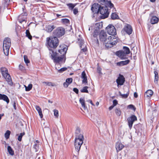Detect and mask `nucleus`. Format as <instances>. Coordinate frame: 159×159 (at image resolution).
I'll list each match as a JSON object with an SVG mask.
<instances>
[{"label":"nucleus","mask_w":159,"mask_h":159,"mask_svg":"<svg viewBox=\"0 0 159 159\" xmlns=\"http://www.w3.org/2000/svg\"><path fill=\"white\" fill-rule=\"evenodd\" d=\"M65 47L61 48V49L58 50V52L62 54V55L61 56H57V53L55 52L54 51L52 50H50V54H51L52 59H53L55 63V69L57 68V66H59V64H61L65 62L66 60V58L65 54L67 50V46H65Z\"/></svg>","instance_id":"nucleus-1"},{"label":"nucleus","mask_w":159,"mask_h":159,"mask_svg":"<svg viewBox=\"0 0 159 159\" xmlns=\"http://www.w3.org/2000/svg\"><path fill=\"white\" fill-rule=\"evenodd\" d=\"M47 41L48 46L51 48H55L58 45V39L55 36L47 38Z\"/></svg>","instance_id":"nucleus-2"},{"label":"nucleus","mask_w":159,"mask_h":159,"mask_svg":"<svg viewBox=\"0 0 159 159\" xmlns=\"http://www.w3.org/2000/svg\"><path fill=\"white\" fill-rule=\"evenodd\" d=\"M110 37L106 45V47L108 48L112 47L118 42V38L115 35H110Z\"/></svg>","instance_id":"nucleus-3"},{"label":"nucleus","mask_w":159,"mask_h":159,"mask_svg":"<svg viewBox=\"0 0 159 159\" xmlns=\"http://www.w3.org/2000/svg\"><path fill=\"white\" fill-rule=\"evenodd\" d=\"M83 135L82 134H79L75 139V146L76 150L77 151H79L80 149L81 146L83 143Z\"/></svg>","instance_id":"nucleus-4"},{"label":"nucleus","mask_w":159,"mask_h":159,"mask_svg":"<svg viewBox=\"0 0 159 159\" xmlns=\"http://www.w3.org/2000/svg\"><path fill=\"white\" fill-rule=\"evenodd\" d=\"M11 45L10 39L8 38H5L3 43V50L4 54L6 56H8L9 54Z\"/></svg>","instance_id":"nucleus-5"},{"label":"nucleus","mask_w":159,"mask_h":159,"mask_svg":"<svg viewBox=\"0 0 159 159\" xmlns=\"http://www.w3.org/2000/svg\"><path fill=\"white\" fill-rule=\"evenodd\" d=\"M0 70L2 75L8 84L11 85H12V83L11 80V78L8 73L7 69L5 67H2L1 68Z\"/></svg>","instance_id":"nucleus-6"},{"label":"nucleus","mask_w":159,"mask_h":159,"mask_svg":"<svg viewBox=\"0 0 159 159\" xmlns=\"http://www.w3.org/2000/svg\"><path fill=\"white\" fill-rule=\"evenodd\" d=\"M110 35L109 34H108L104 31H102L100 33L99 35L100 40L103 43L105 46L107 42L108 41L107 39L110 37Z\"/></svg>","instance_id":"nucleus-7"},{"label":"nucleus","mask_w":159,"mask_h":159,"mask_svg":"<svg viewBox=\"0 0 159 159\" xmlns=\"http://www.w3.org/2000/svg\"><path fill=\"white\" fill-rule=\"evenodd\" d=\"M100 14L102 15L101 17L103 18L107 17L109 15L108 9L107 7L106 6H100V9H99V11Z\"/></svg>","instance_id":"nucleus-8"},{"label":"nucleus","mask_w":159,"mask_h":159,"mask_svg":"<svg viewBox=\"0 0 159 159\" xmlns=\"http://www.w3.org/2000/svg\"><path fill=\"white\" fill-rule=\"evenodd\" d=\"M132 32V29L131 26L127 24L124 27L121 32L123 35H125V34L130 35L131 34Z\"/></svg>","instance_id":"nucleus-9"},{"label":"nucleus","mask_w":159,"mask_h":159,"mask_svg":"<svg viewBox=\"0 0 159 159\" xmlns=\"http://www.w3.org/2000/svg\"><path fill=\"white\" fill-rule=\"evenodd\" d=\"M65 33V30L62 27H59L57 28L54 32V35L58 37H60L63 35Z\"/></svg>","instance_id":"nucleus-10"},{"label":"nucleus","mask_w":159,"mask_h":159,"mask_svg":"<svg viewBox=\"0 0 159 159\" xmlns=\"http://www.w3.org/2000/svg\"><path fill=\"white\" fill-rule=\"evenodd\" d=\"M108 34L110 35H115L116 34V30L114 26L112 25H108L106 28Z\"/></svg>","instance_id":"nucleus-11"},{"label":"nucleus","mask_w":159,"mask_h":159,"mask_svg":"<svg viewBox=\"0 0 159 159\" xmlns=\"http://www.w3.org/2000/svg\"><path fill=\"white\" fill-rule=\"evenodd\" d=\"M137 120V117L134 115H132L131 116L128 118L127 120L128 123V125L130 129L132 128L134 122V121Z\"/></svg>","instance_id":"nucleus-12"},{"label":"nucleus","mask_w":159,"mask_h":159,"mask_svg":"<svg viewBox=\"0 0 159 159\" xmlns=\"http://www.w3.org/2000/svg\"><path fill=\"white\" fill-rule=\"evenodd\" d=\"M79 41L80 46L81 50L83 52H85L87 49L86 43L82 40H79Z\"/></svg>","instance_id":"nucleus-13"},{"label":"nucleus","mask_w":159,"mask_h":159,"mask_svg":"<svg viewBox=\"0 0 159 159\" xmlns=\"http://www.w3.org/2000/svg\"><path fill=\"white\" fill-rule=\"evenodd\" d=\"M125 80L124 76L120 74L119 75V76L116 80V82L117 83L118 86L119 85H122L124 83Z\"/></svg>","instance_id":"nucleus-14"},{"label":"nucleus","mask_w":159,"mask_h":159,"mask_svg":"<svg viewBox=\"0 0 159 159\" xmlns=\"http://www.w3.org/2000/svg\"><path fill=\"white\" fill-rule=\"evenodd\" d=\"M116 55L121 59H125L127 58L126 56L127 55L124 52L123 50L120 51L116 52Z\"/></svg>","instance_id":"nucleus-15"},{"label":"nucleus","mask_w":159,"mask_h":159,"mask_svg":"<svg viewBox=\"0 0 159 159\" xmlns=\"http://www.w3.org/2000/svg\"><path fill=\"white\" fill-rule=\"evenodd\" d=\"M100 6L98 3H94L92 5L91 7V10L95 13L99 11V9H100Z\"/></svg>","instance_id":"nucleus-16"},{"label":"nucleus","mask_w":159,"mask_h":159,"mask_svg":"<svg viewBox=\"0 0 159 159\" xmlns=\"http://www.w3.org/2000/svg\"><path fill=\"white\" fill-rule=\"evenodd\" d=\"M124 146L120 142H117L116 145V148L117 152L121 150L124 148Z\"/></svg>","instance_id":"nucleus-17"},{"label":"nucleus","mask_w":159,"mask_h":159,"mask_svg":"<svg viewBox=\"0 0 159 159\" xmlns=\"http://www.w3.org/2000/svg\"><path fill=\"white\" fill-rule=\"evenodd\" d=\"M0 99L6 101L7 104L9 102V100L8 97L4 94L0 93Z\"/></svg>","instance_id":"nucleus-18"},{"label":"nucleus","mask_w":159,"mask_h":159,"mask_svg":"<svg viewBox=\"0 0 159 159\" xmlns=\"http://www.w3.org/2000/svg\"><path fill=\"white\" fill-rule=\"evenodd\" d=\"M153 92L151 90H147L145 93L144 96L145 97L148 98L151 97L153 94Z\"/></svg>","instance_id":"nucleus-19"},{"label":"nucleus","mask_w":159,"mask_h":159,"mask_svg":"<svg viewBox=\"0 0 159 159\" xmlns=\"http://www.w3.org/2000/svg\"><path fill=\"white\" fill-rule=\"evenodd\" d=\"M159 20L158 18L156 16H153L151 18L150 20V22L152 24H154L157 23Z\"/></svg>","instance_id":"nucleus-20"},{"label":"nucleus","mask_w":159,"mask_h":159,"mask_svg":"<svg viewBox=\"0 0 159 159\" xmlns=\"http://www.w3.org/2000/svg\"><path fill=\"white\" fill-rule=\"evenodd\" d=\"M130 61L129 60H127L125 61H121L120 62H118L117 64L118 65L120 66H123L124 65H126L128 64Z\"/></svg>","instance_id":"nucleus-21"},{"label":"nucleus","mask_w":159,"mask_h":159,"mask_svg":"<svg viewBox=\"0 0 159 159\" xmlns=\"http://www.w3.org/2000/svg\"><path fill=\"white\" fill-rule=\"evenodd\" d=\"M35 108L36 110L38 111L39 115L41 118L43 117V115L42 113V110L40 107L38 106H35Z\"/></svg>","instance_id":"nucleus-22"},{"label":"nucleus","mask_w":159,"mask_h":159,"mask_svg":"<svg viewBox=\"0 0 159 159\" xmlns=\"http://www.w3.org/2000/svg\"><path fill=\"white\" fill-rule=\"evenodd\" d=\"M80 103L81 104L82 107L83 109L85 110L86 109V106L85 105V101L82 98H80L79 100Z\"/></svg>","instance_id":"nucleus-23"},{"label":"nucleus","mask_w":159,"mask_h":159,"mask_svg":"<svg viewBox=\"0 0 159 159\" xmlns=\"http://www.w3.org/2000/svg\"><path fill=\"white\" fill-rule=\"evenodd\" d=\"M54 28V26L53 25H48L46 27V30L48 32H51Z\"/></svg>","instance_id":"nucleus-24"},{"label":"nucleus","mask_w":159,"mask_h":159,"mask_svg":"<svg viewBox=\"0 0 159 159\" xmlns=\"http://www.w3.org/2000/svg\"><path fill=\"white\" fill-rule=\"evenodd\" d=\"M154 73V74H155L154 82L156 83H158V79H159V77H158V73L156 71H155Z\"/></svg>","instance_id":"nucleus-25"},{"label":"nucleus","mask_w":159,"mask_h":159,"mask_svg":"<svg viewBox=\"0 0 159 159\" xmlns=\"http://www.w3.org/2000/svg\"><path fill=\"white\" fill-rule=\"evenodd\" d=\"M7 150L10 154L12 156L14 155V152L10 146H8Z\"/></svg>","instance_id":"nucleus-26"},{"label":"nucleus","mask_w":159,"mask_h":159,"mask_svg":"<svg viewBox=\"0 0 159 159\" xmlns=\"http://www.w3.org/2000/svg\"><path fill=\"white\" fill-rule=\"evenodd\" d=\"M60 68V67H57V69H56L57 70V72L59 73H61L67 70V68L66 67H63L61 69Z\"/></svg>","instance_id":"nucleus-27"},{"label":"nucleus","mask_w":159,"mask_h":159,"mask_svg":"<svg viewBox=\"0 0 159 159\" xmlns=\"http://www.w3.org/2000/svg\"><path fill=\"white\" fill-rule=\"evenodd\" d=\"M127 55L129 54L130 53V50L129 48L126 47H124L123 50V51Z\"/></svg>","instance_id":"nucleus-28"},{"label":"nucleus","mask_w":159,"mask_h":159,"mask_svg":"<svg viewBox=\"0 0 159 159\" xmlns=\"http://www.w3.org/2000/svg\"><path fill=\"white\" fill-rule=\"evenodd\" d=\"M88 88V86H84L80 90V91L82 93H88V91L87 90Z\"/></svg>","instance_id":"nucleus-29"},{"label":"nucleus","mask_w":159,"mask_h":159,"mask_svg":"<svg viewBox=\"0 0 159 159\" xmlns=\"http://www.w3.org/2000/svg\"><path fill=\"white\" fill-rule=\"evenodd\" d=\"M24 86L25 88V90L27 91H30L32 88V85L31 84H30L28 86H26V85H24Z\"/></svg>","instance_id":"nucleus-30"},{"label":"nucleus","mask_w":159,"mask_h":159,"mask_svg":"<svg viewBox=\"0 0 159 159\" xmlns=\"http://www.w3.org/2000/svg\"><path fill=\"white\" fill-rule=\"evenodd\" d=\"M111 17L112 19H118L119 18L118 16L115 13H112L111 15Z\"/></svg>","instance_id":"nucleus-31"},{"label":"nucleus","mask_w":159,"mask_h":159,"mask_svg":"<svg viewBox=\"0 0 159 159\" xmlns=\"http://www.w3.org/2000/svg\"><path fill=\"white\" fill-rule=\"evenodd\" d=\"M43 83L48 86H55V84L51 82H44Z\"/></svg>","instance_id":"nucleus-32"},{"label":"nucleus","mask_w":159,"mask_h":159,"mask_svg":"<svg viewBox=\"0 0 159 159\" xmlns=\"http://www.w3.org/2000/svg\"><path fill=\"white\" fill-rule=\"evenodd\" d=\"M98 1L100 4L105 6L108 1L107 0H98Z\"/></svg>","instance_id":"nucleus-33"},{"label":"nucleus","mask_w":159,"mask_h":159,"mask_svg":"<svg viewBox=\"0 0 159 159\" xmlns=\"http://www.w3.org/2000/svg\"><path fill=\"white\" fill-rule=\"evenodd\" d=\"M26 37H28L30 39H31L32 38V36L30 35L29 30H26Z\"/></svg>","instance_id":"nucleus-34"},{"label":"nucleus","mask_w":159,"mask_h":159,"mask_svg":"<svg viewBox=\"0 0 159 159\" xmlns=\"http://www.w3.org/2000/svg\"><path fill=\"white\" fill-rule=\"evenodd\" d=\"M105 6H106L107 7L108 6L110 8H111L113 7L114 5L111 3L110 1H107V4Z\"/></svg>","instance_id":"nucleus-35"},{"label":"nucleus","mask_w":159,"mask_h":159,"mask_svg":"<svg viewBox=\"0 0 159 159\" xmlns=\"http://www.w3.org/2000/svg\"><path fill=\"white\" fill-rule=\"evenodd\" d=\"M61 20L63 24H69L70 22L69 20L67 19H62Z\"/></svg>","instance_id":"nucleus-36"},{"label":"nucleus","mask_w":159,"mask_h":159,"mask_svg":"<svg viewBox=\"0 0 159 159\" xmlns=\"http://www.w3.org/2000/svg\"><path fill=\"white\" fill-rule=\"evenodd\" d=\"M10 133L11 132L9 130H7L5 133L4 135L5 137L7 139L9 138Z\"/></svg>","instance_id":"nucleus-37"},{"label":"nucleus","mask_w":159,"mask_h":159,"mask_svg":"<svg viewBox=\"0 0 159 159\" xmlns=\"http://www.w3.org/2000/svg\"><path fill=\"white\" fill-rule=\"evenodd\" d=\"M53 111L54 112V116L56 118H57L59 116L58 111L57 110L55 109Z\"/></svg>","instance_id":"nucleus-38"},{"label":"nucleus","mask_w":159,"mask_h":159,"mask_svg":"<svg viewBox=\"0 0 159 159\" xmlns=\"http://www.w3.org/2000/svg\"><path fill=\"white\" fill-rule=\"evenodd\" d=\"M67 5L71 10H72L75 6V4L72 3L67 4Z\"/></svg>","instance_id":"nucleus-39"},{"label":"nucleus","mask_w":159,"mask_h":159,"mask_svg":"<svg viewBox=\"0 0 159 159\" xmlns=\"http://www.w3.org/2000/svg\"><path fill=\"white\" fill-rule=\"evenodd\" d=\"M25 134V132H23L22 133H20L18 138V140L20 141H21V139L22 136Z\"/></svg>","instance_id":"nucleus-40"},{"label":"nucleus","mask_w":159,"mask_h":159,"mask_svg":"<svg viewBox=\"0 0 159 159\" xmlns=\"http://www.w3.org/2000/svg\"><path fill=\"white\" fill-rule=\"evenodd\" d=\"M24 58L25 62L26 64H27L30 62V61L28 59L27 56H26V55L24 56Z\"/></svg>","instance_id":"nucleus-41"},{"label":"nucleus","mask_w":159,"mask_h":159,"mask_svg":"<svg viewBox=\"0 0 159 159\" xmlns=\"http://www.w3.org/2000/svg\"><path fill=\"white\" fill-rule=\"evenodd\" d=\"M66 81L69 84L71 83L72 81V78H69L66 79Z\"/></svg>","instance_id":"nucleus-42"},{"label":"nucleus","mask_w":159,"mask_h":159,"mask_svg":"<svg viewBox=\"0 0 159 159\" xmlns=\"http://www.w3.org/2000/svg\"><path fill=\"white\" fill-rule=\"evenodd\" d=\"M87 77L86 76V75L85 74V73L84 71H83L81 74V78L84 79H85V78Z\"/></svg>","instance_id":"nucleus-43"},{"label":"nucleus","mask_w":159,"mask_h":159,"mask_svg":"<svg viewBox=\"0 0 159 159\" xmlns=\"http://www.w3.org/2000/svg\"><path fill=\"white\" fill-rule=\"evenodd\" d=\"M115 112L116 114L118 116H120L121 114V111L119 109H116L115 110Z\"/></svg>","instance_id":"nucleus-44"},{"label":"nucleus","mask_w":159,"mask_h":159,"mask_svg":"<svg viewBox=\"0 0 159 159\" xmlns=\"http://www.w3.org/2000/svg\"><path fill=\"white\" fill-rule=\"evenodd\" d=\"M82 83L83 84H84L85 85H87V77L86 78H85V79H84L82 80Z\"/></svg>","instance_id":"nucleus-45"},{"label":"nucleus","mask_w":159,"mask_h":159,"mask_svg":"<svg viewBox=\"0 0 159 159\" xmlns=\"http://www.w3.org/2000/svg\"><path fill=\"white\" fill-rule=\"evenodd\" d=\"M120 94L122 97L123 98H126L128 97V96L129 95V93L128 92V93H127L126 94H121V93H120Z\"/></svg>","instance_id":"nucleus-46"},{"label":"nucleus","mask_w":159,"mask_h":159,"mask_svg":"<svg viewBox=\"0 0 159 159\" xmlns=\"http://www.w3.org/2000/svg\"><path fill=\"white\" fill-rule=\"evenodd\" d=\"M117 104V101L116 100H114L113 102V105L115 106Z\"/></svg>","instance_id":"nucleus-47"},{"label":"nucleus","mask_w":159,"mask_h":159,"mask_svg":"<svg viewBox=\"0 0 159 159\" xmlns=\"http://www.w3.org/2000/svg\"><path fill=\"white\" fill-rule=\"evenodd\" d=\"M73 13L75 14H76L78 12V9L76 8H75L73 10Z\"/></svg>","instance_id":"nucleus-48"},{"label":"nucleus","mask_w":159,"mask_h":159,"mask_svg":"<svg viewBox=\"0 0 159 159\" xmlns=\"http://www.w3.org/2000/svg\"><path fill=\"white\" fill-rule=\"evenodd\" d=\"M69 84L66 81L65 82H64L63 84L65 88H67L68 87Z\"/></svg>","instance_id":"nucleus-49"},{"label":"nucleus","mask_w":159,"mask_h":159,"mask_svg":"<svg viewBox=\"0 0 159 159\" xmlns=\"http://www.w3.org/2000/svg\"><path fill=\"white\" fill-rule=\"evenodd\" d=\"M128 107L129 109H134L135 108L133 105H129L128 106Z\"/></svg>","instance_id":"nucleus-50"},{"label":"nucleus","mask_w":159,"mask_h":159,"mask_svg":"<svg viewBox=\"0 0 159 159\" xmlns=\"http://www.w3.org/2000/svg\"><path fill=\"white\" fill-rule=\"evenodd\" d=\"M73 91L74 92H75V93H78L79 92L78 89L76 88H74L73 89Z\"/></svg>","instance_id":"nucleus-51"},{"label":"nucleus","mask_w":159,"mask_h":159,"mask_svg":"<svg viewBox=\"0 0 159 159\" xmlns=\"http://www.w3.org/2000/svg\"><path fill=\"white\" fill-rule=\"evenodd\" d=\"M16 102L15 101H14L13 102V105L14 108L15 110H16Z\"/></svg>","instance_id":"nucleus-52"},{"label":"nucleus","mask_w":159,"mask_h":159,"mask_svg":"<svg viewBox=\"0 0 159 159\" xmlns=\"http://www.w3.org/2000/svg\"><path fill=\"white\" fill-rule=\"evenodd\" d=\"M101 68H100L99 67H98L97 71L98 73H101Z\"/></svg>","instance_id":"nucleus-53"},{"label":"nucleus","mask_w":159,"mask_h":159,"mask_svg":"<svg viewBox=\"0 0 159 159\" xmlns=\"http://www.w3.org/2000/svg\"><path fill=\"white\" fill-rule=\"evenodd\" d=\"M114 106L113 105L111 106L109 108V110H111L114 107Z\"/></svg>","instance_id":"nucleus-54"},{"label":"nucleus","mask_w":159,"mask_h":159,"mask_svg":"<svg viewBox=\"0 0 159 159\" xmlns=\"http://www.w3.org/2000/svg\"><path fill=\"white\" fill-rule=\"evenodd\" d=\"M19 22L20 23H22L23 22H26V21L25 19H23L22 20H20V19L19 20Z\"/></svg>","instance_id":"nucleus-55"},{"label":"nucleus","mask_w":159,"mask_h":159,"mask_svg":"<svg viewBox=\"0 0 159 159\" xmlns=\"http://www.w3.org/2000/svg\"><path fill=\"white\" fill-rule=\"evenodd\" d=\"M80 129L79 128H77L76 129V132L77 133H79L80 132Z\"/></svg>","instance_id":"nucleus-56"},{"label":"nucleus","mask_w":159,"mask_h":159,"mask_svg":"<svg viewBox=\"0 0 159 159\" xmlns=\"http://www.w3.org/2000/svg\"><path fill=\"white\" fill-rule=\"evenodd\" d=\"M134 96L136 98H137L138 97V95H137V93H136V92L134 93Z\"/></svg>","instance_id":"nucleus-57"},{"label":"nucleus","mask_w":159,"mask_h":159,"mask_svg":"<svg viewBox=\"0 0 159 159\" xmlns=\"http://www.w3.org/2000/svg\"><path fill=\"white\" fill-rule=\"evenodd\" d=\"M88 102H89L93 105V106H94V104L93 103V102H92V100H89V101H88Z\"/></svg>","instance_id":"nucleus-58"},{"label":"nucleus","mask_w":159,"mask_h":159,"mask_svg":"<svg viewBox=\"0 0 159 159\" xmlns=\"http://www.w3.org/2000/svg\"><path fill=\"white\" fill-rule=\"evenodd\" d=\"M4 115V114H0V120H1V118Z\"/></svg>","instance_id":"nucleus-59"},{"label":"nucleus","mask_w":159,"mask_h":159,"mask_svg":"<svg viewBox=\"0 0 159 159\" xmlns=\"http://www.w3.org/2000/svg\"><path fill=\"white\" fill-rule=\"evenodd\" d=\"M48 102L49 103H53V102L52 101H51L50 100H49L48 101Z\"/></svg>","instance_id":"nucleus-60"},{"label":"nucleus","mask_w":159,"mask_h":159,"mask_svg":"<svg viewBox=\"0 0 159 159\" xmlns=\"http://www.w3.org/2000/svg\"><path fill=\"white\" fill-rule=\"evenodd\" d=\"M99 104V103L98 102H97L96 103V105L97 106H98Z\"/></svg>","instance_id":"nucleus-61"},{"label":"nucleus","mask_w":159,"mask_h":159,"mask_svg":"<svg viewBox=\"0 0 159 159\" xmlns=\"http://www.w3.org/2000/svg\"><path fill=\"white\" fill-rule=\"evenodd\" d=\"M19 68H20V69H23V67L22 66H20H20H19Z\"/></svg>","instance_id":"nucleus-62"},{"label":"nucleus","mask_w":159,"mask_h":159,"mask_svg":"<svg viewBox=\"0 0 159 159\" xmlns=\"http://www.w3.org/2000/svg\"><path fill=\"white\" fill-rule=\"evenodd\" d=\"M156 0H150V1L152 2H154Z\"/></svg>","instance_id":"nucleus-63"},{"label":"nucleus","mask_w":159,"mask_h":159,"mask_svg":"<svg viewBox=\"0 0 159 159\" xmlns=\"http://www.w3.org/2000/svg\"><path fill=\"white\" fill-rule=\"evenodd\" d=\"M61 66V64H59V66H57L58 67H60H60Z\"/></svg>","instance_id":"nucleus-64"}]
</instances>
